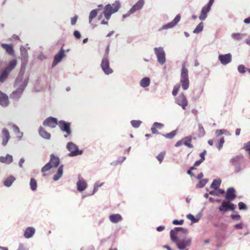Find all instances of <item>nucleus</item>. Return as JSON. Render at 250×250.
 Wrapping results in <instances>:
<instances>
[{"label":"nucleus","mask_w":250,"mask_h":250,"mask_svg":"<svg viewBox=\"0 0 250 250\" xmlns=\"http://www.w3.org/2000/svg\"><path fill=\"white\" fill-rule=\"evenodd\" d=\"M188 233L187 229L182 227H176L170 231V237L171 241L175 243L180 250H188L192 244V239L185 237L179 238L178 236L180 233L187 234Z\"/></svg>","instance_id":"obj_1"},{"label":"nucleus","mask_w":250,"mask_h":250,"mask_svg":"<svg viewBox=\"0 0 250 250\" xmlns=\"http://www.w3.org/2000/svg\"><path fill=\"white\" fill-rule=\"evenodd\" d=\"M23 75L24 72L21 71L15 80L14 84L15 90L10 95V98L13 100H18L21 97L24 89L28 83V77H24Z\"/></svg>","instance_id":"obj_2"},{"label":"nucleus","mask_w":250,"mask_h":250,"mask_svg":"<svg viewBox=\"0 0 250 250\" xmlns=\"http://www.w3.org/2000/svg\"><path fill=\"white\" fill-rule=\"evenodd\" d=\"M185 63L182 65L180 75V83L183 89L187 90L189 86V81L188 75V70L186 68Z\"/></svg>","instance_id":"obj_3"},{"label":"nucleus","mask_w":250,"mask_h":250,"mask_svg":"<svg viewBox=\"0 0 250 250\" xmlns=\"http://www.w3.org/2000/svg\"><path fill=\"white\" fill-rule=\"evenodd\" d=\"M154 53L157 57L158 62L161 65L164 64L166 62V53L162 47H155Z\"/></svg>","instance_id":"obj_4"},{"label":"nucleus","mask_w":250,"mask_h":250,"mask_svg":"<svg viewBox=\"0 0 250 250\" xmlns=\"http://www.w3.org/2000/svg\"><path fill=\"white\" fill-rule=\"evenodd\" d=\"M66 148L70 152L68 155L71 157H74L83 154V150H80L78 146L72 142H69L67 144Z\"/></svg>","instance_id":"obj_5"},{"label":"nucleus","mask_w":250,"mask_h":250,"mask_svg":"<svg viewBox=\"0 0 250 250\" xmlns=\"http://www.w3.org/2000/svg\"><path fill=\"white\" fill-rule=\"evenodd\" d=\"M101 67L105 75H109L113 73V70L109 66V62L107 55H104L102 59Z\"/></svg>","instance_id":"obj_6"},{"label":"nucleus","mask_w":250,"mask_h":250,"mask_svg":"<svg viewBox=\"0 0 250 250\" xmlns=\"http://www.w3.org/2000/svg\"><path fill=\"white\" fill-rule=\"evenodd\" d=\"M234 205L230 202V201L224 200L222 202L221 206L219 207L220 212H226L229 210H234Z\"/></svg>","instance_id":"obj_7"},{"label":"nucleus","mask_w":250,"mask_h":250,"mask_svg":"<svg viewBox=\"0 0 250 250\" xmlns=\"http://www.w3.org/2000/svg\"><path fill=\"white\" fill-rule=\"evenodd\" d=\"M59 127L61 131L66 133L67 135H70L72 131L70 128V123L65 122L63 120H61L58 122Z\"/></svg>","instance_id":"obj_8"},{"label":"nucleus","mask_w":250,"mask_h":250,"mask_svg":"<svg viewBox=\"0 0 250 250\" xmlns=\"http://www.w3.org/2000/svg\"><path fill=\"white\" fill-rule=\"evenodd\" d=\"M20 52L21 56L20 57V59L22 62L21 67L22 68H24L27 63L28 60L27 51L25 48L22 46L20 47Z\"/></svg>","instance_id":"obj_9"},{"label":"nucleus","mask_w":250,"mask_h":250,"mask_svg":"<svg viewBox=\"0 0 250 250\" xmlns=\"http://www.w3.org/2000/svg\"><path fill=\"white\" fill-rule=\"evenodd\" d=\"M58 124V119L53 117L47 118L43 122V125L44 126H48L51 128H55Z\"/></svg>","instance_id":"obj_10"},{"label":"nucleus","mask_w":250,"mask_h":250,"mask_svg":"<svg viewBox=\"0 0 250 250\" xmlns=\"http://www.w3.org/2000/svg\"><path fill=\"white\" fill-rule=\"evenodd\" d=\"M77 189L79 192L84 191L87 187L86 181L80 176L78 177V180L76 183Z\"/></svg>","instance_id":"obj_11"},{"label":"nucleus","mask_w":250,"mask_h":250,"mask_svg":"<svg viewBox=\"0 0 250 250\" xmlns=\"http://www.w3.org/2000/svg\"><path fill=\"white\" fill-rule=\"evenodd\" d=\"M65 56L66 55L64 53V50L62 48L60 51L54 56V60L52 63V67L55 66L58 63L60 62Z\"/></svg>","instance_id":"obj_12"},{"label":"nucleus","mask_w":250,"mask_h":250,"mask_svg":"<svg viewBox=\"0 0 250 250\" xmlns=\"http://www.w3.org/2000/svg\"><path fill=\"white\" fill-rule=\"evenodd\" d=\"M218 60L223 65H227L232 61V56L230 53L225 55L220 54L218 56Z\"/></svg>","instance_id":"obj_13"},{"label":"nucleus","mask_w":250,"mask_h":250,"mask_svg":"<svg viewBox=\"0 0 250 250\" xmlns=\"http://www.w3.org/2000/svg\"><path fill=\"white\" fill-rule=\"evenodd\" d=\"M181 19V16L179 14L176 15L173 20L167 24H166L163 25L161 29L162 30H167L170 28H172L174 27L180 21Z\"/></svg>","instance_id":"obj_14"},{"label":"nucleus","mask_w":250,"mask_h":250,"mask_svg":"<svg viewBox=\"0 0 250 250\" xmlns=\"http://www.w3.org/2000/svg\"><path fill=\"white\" fill-rule=\"evenodd\" d=\"M176 103L177 104L182 106L183 109H185L188 105V101L183 93H181L176 98Z\"/></svg>","instance_id":"obj_15"},{"label":"nucleus","mask_w":250,"mask_h":250,"mask_svg":"<svg viewBox=\"0 0 250 250\" xmlns=\"http://www.w3.org/2000/svg\"><path fill=\"white\" fill-rule=\"evenodd\" d=\"M11 138V136L10 135V133L9 131L6 128H3L2 130V145L3 146H5L10 139Z\"/></svg>","instance_id":"obj_16"},{"label":"nucleus","mask_w":250,"mask_h":250,"mask_svg":"<svg viewBox=\"0 0 250 250\" xmlns=\"http://www.w3.org/2000/svg\"><path fill=\"white\" fill-rule=\"evenodd\" d=\"M211 7V6L207 4L202 8L201 14L199 17L201 21H204L207 18V14L210 11Z\"/></svg>","instance_id":"obj_17"},{"label":"nucleus","mask_w":250,"mask_h":250,"mask_svg":"<svg viewBox=\"0 0 250 250\" xmlns=\"http://www.w3.org/2000/svg\"><path fill=\"white\" fill-rule=\"evenodd\" d=\"M107 6H109L108 11L111 12V14H112L118 11L120 7V3L119 1H115L112 5L109 4L106 5L105 7H107Z\"/></svg>","instance_id":"obj_18"},{"label":"nucleus","mask_w":250,"mask_h":250,"mask_svg":"<svg viewBox=\"0 0 250 250\" xmlns=\"http://www.w3.org/2000/svg\"><path fill=\"white\" fill-rule=\"evenodd\" d=\"M144 0H139L130 9V13H134L137 11L141 9L144 5Z\"/></svg>","instance_id":"obj_19"},{"label":"nucleus","mask_w":250,"mask_h":250,"mask_svg":"<svg viewBox=\"0 0 250 250\" xmlns=\"http://www.w3.org/2000/svg\"><path fill=\"white\" fill-rule=\"evenodd\" d=\"M235 190L233 188H229L226 194V198L227 200L229 201H232L236 197V195L234 193Z\"/></svg>","instance_id":"obj_20"},{"label":"nucleus","mask_w":250,"mask_h":250,"mask_svg":"<svg viewBox=\"0 0 250 250\" xmlns=\"http://www.w3.org/2000/svg\"><path fill=\"white\" fill-rule=\"evenodd\" d=\"M35 233V228L32 227H29L25 229L23 236L25 238L29 239L33 237Z\"/></svg>","instance_id":"obj_21"},{"label":"nucleus","mask_w":250,"mask_h":250,"mask_svg":"<svg viewBox=\"0 0 250 250\" xmlns=\"http://www.w3.org/2000/svg\"><path fill=\"white\" fill-rule=\"evenodd\" d=\"M53 167H57L60 164V159L58 157L56 156L54 154H52L50 155V159L48 162Z\"/></svg>","instance_id":"obj_22"},{"label":"nucleus","mask_w":250,"mask_h":250,"mask_svg":"<svg viewBox=\"0 0 250 250\" xmlns=\"http://www.w3.org/2000/svg\"><path fill=\"white\" fill-rule=\"evenodd\" d=\"M8 96L0 91V104L2 106H6L8 104Z\"/></svg>","instance_id":"obj_23"},{"label":"nucleus","mask_w":250,"mask_h":250,"mask_svg":"<svg viewBox=\"0 0 250 250\" xmlns=\"http://www.w3.org/2000/svg\"><path fill=\"white\" fill-rule=\"evenodd\" d=\"M63 171V166L62 165L59 167L57 173L54 175L53 180L55 181H58L62 176Z\"/></svg>","instance_id":"obj_24"},{"label":"nucleus","mask_w":250,"mask_h":250,"mask_svg":"<svg viewBox=\"0 0 250 250\" xmlns=\"http://www.w3.org/2000/svg\"><path fill=\"white\" fill-rule=\"evenodd\" d=\"M39 133L41 137L44 139L49 140L51 134L48 133L42 127L40 126L39 129Z\"/></svg>","instance_id":"obj_25"},{"label":"nucleus","mask_w":250,"mask_h":250,"mask_svg":"<svg viewBox=\"0 0 250 250\" xmlns=\"http://www.w3.org/2000/svg\"><path fill=\"white\" fill-rule=\"evenodd\" d=\"M13 161V157L11 155L7 154L5 156L0 157V162L2 163L10 164Z\"/></svg>","instance_id":"obj_26"},{"label":"nucleus","mask_w":250,"mask_h":250,"mask_svg":"<svg viewBox=\"0 0 250 250\" xmlns=\"http://www.w3.org/2000/svg\"><path fill=\"white\" fill-rule=\"evenodd\" d=\"M1 46L4 49L6 52L11 55H14V51L13 50V45L5 43H1Z\"/></svg>","instance_id":"obj_27"},{"label":"nucleus","mask_w":250,"mask_h":250,"mask_svg":"<svg viewBox=\"0 0 250 250\" xmlns=\"http://www.w3.org/2000/svg\"><path fill=\"white\" fill-rule=\"evenodd\" d=\"M109 220L113 223H117L122 220V217L119 214H114L109 216Z\"/></svg>","instance_id":"obj_28"},{"label":"nucleus","mask_w":250,"mask_h":250,"mask_svg":"<svg viewBox=\"0 0 250 250\" xmlns=\"http://www.w3.org/2000/svg\"><path fill=\"white\" fill-rule=\"evenodd\" d=\"M12 127L14 131L17 135V138L18 140L19 141L21 140L23 135V132L20 131L19 127L15 125H13Z\"/></svg>","instance_id":"obj_29"},{"label":"nucleus","mask_w":250,"mask_h":250,"mask_svg":"<svg viewBox=\"0 0 250 250\" xmlns=\"http://www.w3.org/2000/svg\"><path fill=\"white\" fill-rule=\"evenodd\" d=\"M17 64V62L16 60H11L4 69L10 73L16 67Z\"/></svg>","instance_id":"obj_30"},{"label":"nucleus","mask_w":250,"mask_h":250,"mask_svg":"<svg viewBox=\"0 0 250 250\" xmlns=\"http://www.w3.org/2000/svg\"><path fill=\"white\" fill-rule=\"evenodd\" d=\"M150 83V80L148 77L143 78L140 82V85L143 88L148 87Z\"/></svg>","instance_id":"obj_31"},{"label":"nucleus","mask_w":250,"mask_h":250,"mask_svg":"<svg viewBox=\"0 0 250 250\" xmlns=\"http://www.w3.org/2000/svg\"><path fill=\"white\" fill-rule=\"evenodd\" d=\"M15 180L16 179L14 176H10L4 180L3 185L6 187H10Z\"/></svg>","instance_id":"obj_32"},{"label":"nucleus","mask_w":250,"mask_h":250,"mask_svg":"<svg viewBox=\"0 0 250 250\" xmlns=\"http://www.w3.org/2000/svg\"><path fill=\"white\" fill-rule=\"evenodd\" d=\"M192 139V138L191 136L184 137V138L182 139L183 145L186 146H187L189 148H193V145L190 144Z\"/></svg>","instance_id":"obj_33"},{"label":"nucleus","mask_w":250,"mask_h":250,"mask_svg":"<svg viewBox=\"0 0 250 250\" xmlns=\"http://www.w3.org/2000/svg\"><path fill=\"white\" fill-rule=\"evenodd\" d=\"M221 180L220 179H214L210 185V188L215 190H217L221 185Z\"/></svg>","instance_id":"obj_34"},{"label":"nucleus","mask_w":250,"mask_h":250,"mask_svg":"<svg viewBox=\"0 0 250 250\" xmlns=\"http://www.w3.org/2000/svg\"><path fill=\"white\" fill-rule=\"evenodd\" d=\"M9 73H10L5 69L2 71L0 74V82H3L6 80Z\"/></svg>","instance_id":"obj_35"},{"label":"nucleus","mask_w":250,"mask_h":250,"mask_svg":"<svg viewBox=\"0 0 250 250\" xmlns=\"http://www.w3.org/2000/svg\"><path fill=\"white\" fill-rule=\"evenodd\" d=\"M98 11H99L98 9H96L92 10L90 12L89 16V23H91L92 20L97 16Z\"/></svg>","instance_id":"obj_36"},{"label":"nucleus","mask_w":250,"mask_h":250,"mask_svg":"<svg viewBox=\"0 0 250 250\" xmlns=\"http://www.w3.org/2000/svg\"><path fill=\"white\" fill-rule=\"evenodd\" d=\"M204 28V23L203 22H201L198 24L196 27L194 29L193 32L194 34H198L202 32Z\"/></svg>","instance_id":"obj_37"},{"label":"nucleus","mask_w":250,"mask_h":250,"mask_svg":"<svg viewBox=\"0 0 250 250\" xmlns=\"http://www.w3.org/2000/svg\"><path fill=\"white\" fill-rule=\"evenodd\" d=\"M30 188L32 191H35L37 188V183L34 178H31L30 181Z\"/></svg>","instance_id":"obj_38"},{"label":"nucleus","mask_w":250,"mask_h":250,"mask_svg":"<svg viewBox=\"0 0 250 250\" xmlns=\"http://www.w3.org/2000/svg\"><path fill=\"white\" fill-rule=\"evenodd\" d=\"M103 185L104 183H95L94 185L93 190L90 195H94L98 191L99 188L101 187Z\"/></svg>","instance_id":"obj_39"},{"label":"nucleus","mask_w":250,"mask_h":250,"mask_svg":"<svg viewBox=\"0 0 250 250\" xmlns=\"http://www.w3.org/2000/svg\"><path fill=\"white\" fill-rule=\"evenodd\" d=\"M142 123V121L140 120H132L130 122L132 127L135 128H138L140 126Z\"/></svg>","instance_id":"obj_40"},{"label":"nucleus","mask_w":250,"mask_h":250,"mask_svg":"<svg viewBox=\"0 0 250 250\" xmlns=\"http://www.w3.org/2000/svg\"><path fill=\"white\" fill-rule=\"evenodd\" d=\"M208 182V179H203L200 180L199 183L196 185L197 188H201L203 187Z\"/></svg>","instance_id":"obj_41"},{"label":"nucleus","mask_w":250,"mask_h":250,"mask_svg":"<svg viewBox=\"0 0 250 250\" xmlns=\"http://www.w3.org/2000/svg\"><path fill=\"white\" fill-rule=\"evenodd\" d=\"M108 7L109 6H107V7H104V9L103 12L104 16L105 17V19L107 20H109L110 19L111 15H112V14H111V12H109L108 11Z\"/></svg>","instance_id":"obj_42"},{"label":"nucleus","mask_w":250,"mask_h":250,"mask_svg":"<svg viewBox=\"0 0 250 250\" xmlns=\"http://www.w3.org/2000/svg\"><path fill=\"white\" fill-rule=\"evenodd\" d=\"M176 130H174L166 135H162L167 139H172L176 135Z\"/></svg>","instance_id":"obj_43"},{"label":"nucleus","mask_w":250,"mask_h":250,"mask_svg":"<svg viewBox=\"0 0 250 250\" xmlns=\"http://www.w3.org/2000/svg\"><path fill=\"white\" fill-rule=\"evenodd\" d=\"M52 167H53L50 163H47L45 166H44L42 168V172H44L50 170Z\"/></svg>","instance_id":"obj_44"},{"label":"nucleus","mask_w":250,"mask_h":250,"mask_svg":"<svg viewBox=\"0 0 250 250\" xmlns=\"http://www.w3.org/2000/svg\"><path fill=\"white\" fill-rule=\"evenodd\" d=\"M187 217L188 219L190 220L193 223H196L198 222L199 219L198 218H195L193 215H192L191 214H188L187 215Z\"/></svg>","instance_id":"obj_45"},{"label":"nucleus","mask_w":250,"mask_h":250,"mask_svg":"<svg viewBox=\"0 0 250 250\" xmlns=\"http://www.w3.org/2000/svg\"><path fill=\"white\" fill-rule=\"evenodd\" d=\"M238 71L239 73L243 74L246 72V67L244 65H239L237 67Z\"/></svg>","instance_id":"obj_46"},{"label":"nucleus","mask_w":250,"mask_h":250,"mask_svg":"<svg viewBox=\"0 0 250 250\" xmlns=\"http://www.w3.org/2000/svg\"><path fill=\"white\" fill-rule=\"evenodd\" d=\"M179 88H180V85L179 84L175 85L174 86L173 89L172 91V95L174 96H175L177 94L178 91L179 90Z\"/></svg>","instance_id":"obj_47"},{"label":"nucleus","mask_w":250,"mask_h":250,"mask_svg":"<svg viewBox=\"0 0 250 250\" xmlns=\"http://www.w3.org/2000/svg\"><path fill=\"white\" fill-rule=\"evenodd\" d=\"M165 155V152H161L159 155H157L156 158L158 159V160L159 161L160 163H161L163 161Z\"/></svg>","instance_id":"obj_48"},{"label":"nucleus","mask_w":250,"mask_h":250,"mask_svg":"<svg viewBox=\"0 0 250 250\" xmlns=\"http://www.w3.org/2000/svg\"><path fill=\"white\" fill-rule=\"evenodd\" d=\"M231 37L233 39L236 40H240L241 39V35L240 33H233L231 35Z\"/></svg>","instance_id":"obj_49"},{"label":"nucleus","mask_w":250,"mask_h":250,"mask_svg":"<svg viewBox=\"0 0 250 250\" xmlns=\"http://www.w3.org/2000/svg\"><path fill=\"white\" fill-rule=\"evenodd\" d=\"M238 207L240 210H246L247 208L246 205L242 202L238 203Z\"/></svg>","instance_id":"obj_50"},{"label":"nucleus","mask_w":250,"mask_h":250,"mask_svg":"<svg viewBox=\"0 0 250 250\" xmlns=\"http://www.w3.org/2000/svg\"><path fill=\"white\" fill-rule=\"evenodd\" d=\"M239 161V157L236 156L232 158L230 160V162L233 165H235Z\"/></svg>","instance_id":"obj_51"},{"label":"nucleus","mask_w":250,"mask_h":250,"mask_svg":"<svg viewBox=\"0 0 250 250\" xmlns=\"http://www.w3.org/2000/svg\"><path fill=\"white\" fill-rule=\"evenodd\" d=\"M198 128H199V133L201 135V136H204L205 134V132L204 129L202 125L201 124H199L198 125Z\"/></svg>","instance_id":"obj_52"},{"label":"nucleus","mask_w":250,"mask_h":250,"mask_svg":"<svg viewBox=\"0 0 250 250\" xmlns=\"http://www.w3.org/2000/svg\"><path fill=\"white\" fill-rule=\"evenodd\" d=\"M224 142H225V140H224V138H221L220 139L219 144L217 146V148H218L219 150H220L222 148Z\"/></svg>","instance_id":"obj_53"},{"label":"nucleus","mask_w":250,"mask_h":250,"mask_svg":"<svg viewBox=\"0 0 250 250\" xmlns=\"http://www.w3.org/2000/svg\"><path fill=\"white\" fill-rule=\"evenodd\" d=\"M184 223V220H174L172 222V224L175 225H182Z\"/></svg>","instance_id":"obj_54"},{"label":"nucleus","mask_w":250,"mask_h":250,"mask_svg":"<svg viewBox=\"0 0 250 250\" xmlns=\"http://www.w3.org/2000/svg\"><path fill=\"white\" fill-rule=\"evenodd\" d=\"M153 125L156 128H161L164 126V125L163 124L157 122H155Z\"/></svg>","instance_id":"obj_55"},{"label":"nucleus","mask_w":250,"mask_h":250,"mask_svg":"<svg viewBox=\"0 0 250 250\" xmlns=\"http://www.w3.org/2000/svg\"><path fill=\"white\" fill-rule=\"evenodd\" d=\"M73 35L74 37L77 39H80L81 37V34L80 32L78 30L75 31L74 32Z\"/></svg>","instance_id":"obj_56"},{"label":"nucleus","mask_w":250,"mask_h":250,"mask_svg":"<svg viewBox=\"0 0 250 250\" xmlns=\"http://www.w3.org/2000/svg\"><path fill=\"white\" fill-rule=\"evenodd\" d=\"M77 19H78V16L76 15L74 17H73V18H72L71 19V24L72 25H75L77 22Z\"/></svg>","instance_id":"obj_57"},{"label":"nucleus","mask_w":250,"mask_h":250,"mask_svg":"<svg viewBox=\"0 0 250 250\" xmlns=\"http://www.w3.org/2000/svg\"><path fill=\"white\" fill-rule=\"evenodd\" d=\"M216 190H217V191L216 192V196H219L221 195H222L225 193L224 190L222 189H219V188Z\"/></svg>","instance_id":"obj_58"},{"label":"nucleus","mask_w":250,"mask_h":250,"mask_svg":"<svg viewBox=\"0 0 250 250\" xmlns=\"http://www.w3.org/2000/svg\"><path fill=\"white\" fill-rule=\"evenodd\" d=\"M38 58L40 60H43L45 59L46 57L42 52H41L40 54L39 55Z\"/></svg>","instance_id":"obj_59"},{"label":"nucleus","mask_w":250,"mask_h":250,"mask_svg":"<svg viewBox=\"0 0 250 250\" xmlns=\"http://www.w3.org/2000/svg\"><path fill=\"white\" fill-rule=\"evenodd\" d=\"M216 137L223 135L222 129H217L215 132Z\"/></svg>","instance_id":"obj_60"},{"label":"nucleus","mask_w":250,"mask_h":250,"mask_svg":"<svg viewBox=\"0 0 250 250\" xmlns=\"http://www.w3.org/2000/svg\"><path fill=\"white\" fill-rule=\"evenodd\" d=\"M24 159L23 158H21L20 159L19 162V166L21 168L23 167V164L24 163Z\"/></svg>","instance_id":"obj_61"},{"label":"nucleus","mask_w":250,"mask_h":250,"mask_svg":"<svg viewBox=\"0 0 250 250\" xmlns=\"http://www.w3.org/2000/svg\"><path fill=\"white\" fill-rule=\"evenodd\" d=\"M234 228L236 229H241L243 228V224L242 223L236 224L234 226Z\"/></svg>","instance_id":"obj_62"},{"label":"nucleus","mask_w":250,"mask_h":250,"mask_svg":"<svg viewBox=\"0 0 250 250\" xmlns=\"http://www.w3.org/2000/svg\"><path fill=\"white\" fill-rule=\"evenodd\" d=\"M231 218L233 220H239L241 218V216L239 214L232 215Z\"/></svg>","instance_id":"obj_63"},{"label":"nucleus","mask_w":250,"mask_h":250,"mask_svg":"<svg viewBox=\"0 0 250 250\" xmlns=\"http://www.w3.org/2000/svg\"><path fill=\"white\" fill-rule=\"evenodd\" d=\"M204 161L202 160V159H200L199 160L196 161L194 164V167H198Z\"/></svg>","instance_id":"obj_64"}]
</instances>
